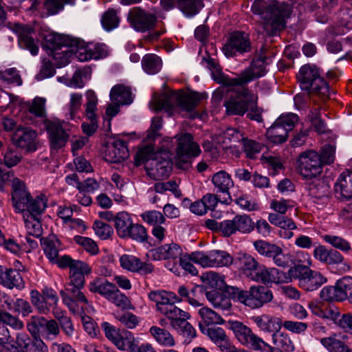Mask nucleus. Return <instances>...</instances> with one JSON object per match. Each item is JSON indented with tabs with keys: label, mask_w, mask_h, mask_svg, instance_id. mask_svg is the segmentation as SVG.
<instances>
[{
	"label": "nucleus",
	"mask_w": 352,
	"mask_h": 352,
	"mask_svg": "<svg viewBox=\"0 0 352 352\" xmlns=\"http://www.w3.org/2000/svg\"><path fill=\"white\" fill-rule=\"evenodd\" d=\"M12 182V201L16 210H24V203H27V199L30 196V192L27 191L23 182L16 177H13Z\"/></svg>",
	"instance_id": "28"
},
{
	"label": "nucleus",
	"mask_w": 352,
	"mask_h": 352,
	"mask_svg": "<svg viewBox=\"0 0 352 352\" xmlns=\"http://www.w3.org/2000/svg\"><path fill=\"white\" fill-rule=\"evenodd\" d=\"M198 314L201 318V323L204 327H208L209 325L221 324L224 322L223 319L219 314L207 307L200 308Z\"/></svg>",
	"instance_id": "47"
},
{
	"label": "nucleus",
	"mask_w": 352,
	"mask_h": 352,
	"mask_svg": "<svg viewBox=\"0 0 352 352\" xmlns=\"http://www.w3.org/2000/svg\"><path fill=\"white\" fill-rule=\"evenodd\" d=\"M149 331L160 345L166 347H172L175 345L174 337L168 330L153 326L150 328Z\"/></svg>",
	"instance_id": "42"
},
{
	"label": "nucleus",
	"mask_w": 352,
	"mask_h": 352,
	"mask_svg": "<svg viewBox=\"0 0 352 352\" xmlns=\"http://www.w3.org/2000/svg\"><path fill=\"white\" fill-rule=\"evenodd\" d=\"M9 326L12 329L19 331L23 329L24 323L19 317L7 311H0V323Z\"/></svg>",
	"instance_id": "59"
},
{
	"label": "nucleus",
	"mask_w": 352,
	"mask_h": 352,
	"mask_svg": "<svg viewBox=\"0 0 352 352\" xmlns=\"http://www.w3.org/2000/svg\"><path fill=\"white\" fill-rule=\"evenodd\" d=\"M182 254V250L178 243H165L157 248L151 249L146 254L147 256L154 260L175 258Z\"/></svg>",
	"instance_id": "27"
},
{
	"label": "nucleus",
	"mask_w": 352,
	"mask_h": 352,
	"mask_svg": "<svg viewBox=\"0 0 352 352\" xmlns=\"http://www.w3.org/2000/svg\"><path fill=\"white\" fill-rule=\"evenodd\" d=\"M202 279L205 284L212 288L221 289L226 285L224 277L214 272L206 273L203 275Z\"/></svg>",
	"instance_id": "60"
},
{
	"label": "nucleus",
	"mask_w": 352,
	"mask_h": 352,
	"mask_svg": "<svg viewBox=\"0 0 352 352\" xmlns=\"http://www.w3.org/2000/svg\"><path fill=\"white\" fill-rule=\"evenodd\" d=\"M85 285H78L75 283L68 282L65 290L60 292L63 302L74 314L80 313L89 301L81 289Z\"/></svg>",
	"instance_id": "10"
},
{
	"label": "nucleus",
	"mask_w": 352,
	"mask_h": 352,
	"mask_svg": "<svg viewBox=\"0 0 352 352\" xmlns=\"http://www.w3.org/2000/svg\"><path fill=\"white\" fill-rule=\"evenodd\" d=\"M314 256L316 259L327 264H338L343 260L342 256L337 250L322 245L315 248Z\"/></svg>",
	"instance_id": "33"
},
{
	"label": "nucleus",
	"mask_w": 352,
	"mask_h": 352,
	"mask_svg": "<svg viewBox=\"0 0 352 352\" xmlns=\"http://www.w3.org/2000/svg\"><path fill=\"white\" fill-rule=\"evenodd\" d=\"M115 345L118 349L128 352H141L142 349V344L139 345V341L129 331L120 333Z\"/></svg>",
	"instance_id": "34"
},
{
	"label": "nucleus",
	"mask_w": 352,
	"mask_h": 352,
	"mask_svg": "<svg viewBox=\"0 0 352 352\" xmlns=\"http://www.w3.org/2000/svg\"><path fill=\"white\" fill-rule=\"evenodd\" d=\"M131 15V24L138 31L145 32L153 28L157 21L155 14L140 8L134 9Z\"/></svg>",
	"instance_id": "22"
},
{
	"label": "nucleus",
	"mask_w": 352,
	"mask_h": 352,
	"mask_svg": "<svg viewBox=\"0 0 352 352\" xmlns=\"http://www.w3.org/2000/svg\"><path fill=\"white\" fill-rule=\"evenodd\" d=\"M230 329L238 341L247 347L251 348L254 351H262L265 341L242 322L239 321H232L230 322Z\"/></svg>",
	"instance_id": "14"
},
{
	"label": "nucleus",
	"mask_w": 352,
	"mask_h": 352,
	"mask_svg": "<svg viewBox=\"0 0 352 352\" xmlns=\"http://www.w3.org/2000/svg\"><path fill=\"white\" fill-rule=\"evenodd\" d=\"M142 66L145 72L148 74L158 73L162 67V60L153 54H146L142 60Z\"/></svg>",
	"instance_id": "48"
},
{
	"label": "nucleus",
	"mask_w": 352,
	"mask_h": 352,
	"mask_svg": "<svg viewBox=\"0 0 352 352\" xmlns=\"http://www.w3.org/2000/svg\"><path fill=\"white\" fill-rule=\"evenodd\" d=\"M190 318V314L182 310V313L177 314L176 317H173L170 320V324L179 334L191 340L195 338L197 334L195 329L190 323L187 322V320Z\"/></svg>",
	"instance_id": "23"
},
{
	"label": "nucleus",
	"mask_w": 352,
	"mask_h": 352,
	"mask_svg": "<svg viewBox=\"0 0 352 352\" xmlns=\"http://www.w3.org/2000/svg\"><path fill=\"white\" fill-rule=\"evenodd\" d=\"M107 299L122 309H127L132 307L129 299L116 286Z\"/></svg>",
	"instance_id": "56"
},
{
	"label": "nucleus",
	"mask_w": 352,
	"mask_h": 352,
	"mask_svg": "<svg viewBox=\"0 0 352 352\" xmlns=\"http://www.w3.org/2000/svg\"><path fill=\"white\" fill-rule=\"evenodd\" d=\"M23 219L27 230V242H34V239H39L42 234V228L39 217L27 216L23 217Z\"/></svg>",
	"instance_id": "39"
},
{
	"label": "nucleus",
	"mask_w": 352,
	"mask_h": 352,
	"mask_svg": "<svg viewBox=\"0 0 352 352\" xmlns=\"http://www.w3.org/2000/svg\"><path fill=\"white\" fill-rule=\"evenodd\" d=\"M126 239H131L138 242H146L148 234L146 228L142 224L131 223Z\"/></svg>",
	"instance_id": "51"
},
{
	"label": "nucleus",
	"mask_w": 352,
	"mask_h": 352,
	"mask_svg": "<svg viewBox=\"0 0 352 352\" xmlns=\"http://www.w3.org/2000/svg\"><path fill=\"white\" fill-rule=\"evenodd\" d=\"M336 197L345 201L352 198V171L343 172L338 177L334 185Z\"/></svg>",
	"instance_id": "25"
},
{
	"label": "nucleus",
	"mask_w": 352,
	"mask_h": 352,
	"mask_svg": "<svg viewBox=\"0 0 352 352\" xmlns=\"http://www.w3.org/2000/svg\"><path fill=\"white\" fill-rule=\"evenodd\" d=\"M37 133L30 127L18 126L12 135L14 145L27 151H35L36 146Z\"/></svg>",
	"instance_id": "18"
},
{
	"label": "nucleus",
	"mask_w": 352,
	"mask_h": 352,
	"mask_svg": "<svg viewBox=\"0 0 352 352\" xmlns=\"http://www.w3.org/2000/svg\"><path fill=\"white\" fill-rule=\"evenodd\" d=\"M30 300L32 305L39 314L46 315L57 305L59 298L54 289L45 287L41 292L35 289L32 290Z\"/></svg>",
	"instance_id": "12"
},
{
	"label": "nucleus",
	"mask_w": 352,
	"mask_h": 352,
	"mask_svg": "<svg viewBox=\"0 0 352 352\" xmlns=\"http://www.w3.org/2000/svg\"><path fill=\"white\" fill-rule=\"evenodd\" d=\"M228 293L234 300L252 309L262 307L273 298L272 292L263 286H253L248 291L230 287Z\"/></svg>",
	"instance_id": "5"
},
{
	"label": "nucleus",
	"mask_w": 352,
	"mask_h": 352,
	"mask_svg": "<svg viewBox=\"0 0 352 352\" xmlns=\"http://www.w3.org/2000/svg\"><path fill=\"white\" fill-rule=\"evenodd\" d=\"M115 228L118 236L126 239V234L131 223H133L131 215L125 211L119 212L115 216Z\"/></svg>",
	"instance_id": "40"
},
{
	"label": "nucleus",
	"mask_w": 352,
	"mask_h": 352,
	"mask_svg": "<svg viewBox=\"0 0 352 352\" xmlns=\"http://www.w3.org/2000/svg\"><path fill=\"white\" fill-rule=\"evenodd\" d=\"M234 220L236 232L238 231L243 234H248L254 228L252 219L246 214L236 215L234 218Z\"/></svg>",
	"instance_id": "54"
},
{
	"label": "nucleus",
	"mask_w": 352,
	"mask_h": 352,
	"mask_svg": "<svg viewBox=\"0 0 352 352\" xmlns=\"http://www.w3.org/2000/svg\"><path fill=\"white\" fill-rule=\"evenodd\" d=\"M251 10L254 14L259 16L265 30L268 26L272 30L284 28L285 19L289 17L291 14L288 4L276 1L267 3L264 0H255Z\"/></svg>",
	"instance_id": "2"
},
{
	"label": "nucleus",
	"mask_w": 352,
	"mask_h": 352,
	"mask_svg": "<svg viewBox=\"0 0 352 352\" xmlns=\"http://www.w3.org/2000/svg\"><path fill=\"white\" fill-rule=\"evenodd\" d=\"M90 75L91 69L89 67L78 69L69 80V85L75 88H82L85 85V80L89 78Z\"/></svg>",
	"instance_id": "58"
},
{
	"label": "nucleus",
	"mask_w": 352,
	"mask_h": 352,
	"mask_svg": "<svg viewBox=\"0 0 352 352\" xmlns=\"http://www.w3.org/2000/svg\"><path fill=\"white\" fill-rule=\"evenodd\" d=\"M272 342L277 348L285 352H293L295 350L294 344L289 335L279 329L272 334Z\"/></svg>",
	"instance_id": "45"
},
{
	"label": "nucleus",
	"mask_w": 352,
	"mask_h": 352,
	"mask_svg": "<svg viewBox=\"0 0 352 352\" xmlns=\"http://www.w3.org/2000/svg\"><path fill=\"white\" fill-rule=\"evenodd\" d=\"M93 229L96 235L102 241L110 239L114 233L113 229L110 225L100 220L94 221Z\"/></svg>",
	"instance_id": "55"
},
{
	"label": "nucleus",
	"mask_w": 352,
	"mask_h": 352,
	"mask_svg": "<svg viewBox=\"0 0 352 352\" xmlns=\"http://www.w3.org/2000/svg\"><path fill=\"white\" fill-rule=\"evenodd\" d=\"M212 182L217 192L228 195H229V189L234 185L230 175L224 170H220L214 174Z\"/></svg>",
	"instance_id": "41"
},
{
	"label": "nucleus",
	"mask_w": 352,
	"mask_h": 352,
	"mask_svg": "<svg viewBox=\"0 0 352 352\" xmlns=\"http://www.w3.org/2000/svg\"><path fill=\"white\" fill-rule=\"evenodd\" d=\"M163 148L157 151L151 162L146 164L147 175L153 179L158 180L167 177L171 172L170 149L173 146L172 139L164 141Z\"/></svg>",
	"instance_id": "6"
},
{
	"label": "nucleus",
	"mask_w": 352,
	"mask_h": 352,
	"mask_svg": "<svg viewBox=\"0 0 352 352\" xmlns=\"http://www.w3.org/2000/svg\"><path fill=\"white\" fill-rule=\"evenodd\" d=\"M311 197L322 199L327 197L329 193V186L320 180L314 181L309 183L306 187Z\"/></svg>",
	"instance_id": "49"
},
{
	"label": "nucleus",
	"mask_w": 352,
	"mask_h": 352,
	"mask_svg": "<svg viewBox=\"0 0 352 352\" xmlns=\"http://www.w3.org/2000/svg\"><path fill=\"white\" fill-rule=\"evenodd\" d=\"M269 221L275 225L280 228H296V226L294 222L284 216V214H280L279 213H270L268 215Z\"/></svg>",
	"instance_id": "61"
},
{
	"label": "nucleus",
	"mask_w": 352,
	"mask_h": 352,
	"mask_svg": "<svg viewBox=\"0 0 352 352\" xmlns=\"http://www.w3.org/2000/svg\"><path fill=\"white\" fill-rule=\"evenodd\" d=\"M58 267L60 268L68 267L69 269V282L78 285H85V276L91 272V267L87 263L80 260H74L67 255L60 258Z\"/></svg>",
	"instance_id": "13"
},
{
	"label": "nucleus",
	"mask_w": 352,
	"mask_h": 352,
	"mask_svg": "<svg viewBox=\"0 0 352 352\" xmlns=\"http://www.w3.org/2000/svg\"><path fill=\"white\" fill-rule=\"evenodd\" d=\"M237 87L234 89L235 96H231L225 102V107L228 114L243 116L248 111L251 104H256L257 96L244 86Z\"/></svg>",
	"instance_id": "9"
},
{
	"label": "nucleus",
	"mask_w": 352,
	"mask_h": 352,
	"mask_svg": "<svg viewBox=\"0 0 352 352\" xmlns=\"http://www.w3.org/2000/svg\"><path fill=\"white\" fill-rule=\"evenodd\" d=\"M300 174L305 178H314L322 171V161L320 154L314 150H307L300 154L297 160Z\"/></svg>",
	"instance_id": "11"
},
{
	"label": "nucleus",
	"mask_w": 352,
	"mask_h": 352,
	"mask_svg": "<svg viewBox=\"0 0 352 352\" xmlns=\"http://www.w3.org/2000/svg\"><path fill=\"white\" fill-rule=\"evenodd\" d=\"M321 344L330 352H350L349 346L343 342L334 338L329 337L322 338Z\"/></svg>",
	"instance_id": "53"
},
{
	"label": "nucleus",
	"mask_w": 352,
	"mask_h": 352,
	"mask_svg": "<svg viewBox=\"0 0 352 352\" xmlns=\"http://www.w3.org/2000/svg\"><path fill=\"white\" fill-rule=\"evenodd\" d=\"M0 285L9 289H16L22 290L25 283L21 273L14 269L10 268L5 271L0 265Z\"/></svg>",
	"instance_id": "24"
},
{
	"label": "nucleus",
	"mask_w": 352,
	"mask_h": 352,
	"mask_svg": "<svg viewBox=\"0 0 352 352\" xmlns=\"http://www.w3.org/2000/svg\"><path fill=\"white\" fill-rule=\"evenodd\" d=\"M190 259L203 267H214L213 250L207 253L203 252H192L190 254Z\"/></svg>",
	"instance_id": "52"
},
{
	"label": "nucleus",
	"mask_w": 352,
	"mask_h": 352,
	"mask_svg": "<svg viewBox=\"0 0 352 352\" xmlns=\"http://www.w3.org/2000/svg\"><path fill=\"white\" fill-rule=\"evenodd\" d=\"M206 296L215 309L225 311L230 309L232 306L230 298L217 290L207 292Z\"/></svg>",
	"instance_id": "37"
},
{
	"label": "nucleus",
	"mask_w": 352,
	"mask_h": 352,
	"mask_svg": "<svg viewBox=\"0 0 352 352\" xmlns=\"http://www.w3.org/2000/svg\"><path fill=\"white\" fill-rule=\"evenodd\" d=\"M142 219L148 225L156 226L162 224L166 219L162 213L157 210H149L142 212L140 214Z\"/></svg>",
	"instance_id": "64"
},
{
	"label": "nucleus",
	"mask_w": 352,
	"mask_h": 352,
	"mask_svg": "<svg viewBox=\"0 0 352 352\" xmlns=\"http://www.w3.org/2000/svg\"><path fill=\"white\" fill-rule=\"evenodd\" d=\"M86 115L87 118L90 120V124L82 123V129L84 133L87 135H92L97 129V116L95 113L98 103V98L93 90H88L86 92Z\"/></svg>",
	"instance_id": "20"
},
{
	"label": "nucleus",
	"mask_w": 352,
	"mask_h": 352,
	"mask_svg": "<svg viewBox=\"0 0 352 352\" xmlns=\"http://www.w3.org/2000/svg\"><path fill=\"white\" fill-rule=\"evenodd\" d=\"M27 203H24V210H18L23 213V217L33 216V217H39V215L45 210L47 206V200L44 195L38 196L35 199H32L30 194L27 199Z\"/></svg>",
	"instance_id": "31"
},
{
	"label": "nucleus",
	"mask_w": 352,
	"mask_h": 352,
	"mask_svg": "<svg viewBox=\"0 0 352 352\" xmlns=\"http://www.w3.org/2000/svg\"><path fill=\"white\" fill-rule=\"evenodd\" d=\"M252 320L261 331L265 332L276 331L282 327L280 318L268 315L254 316Z\"/></svg>",
	"instance_id": "36"
},
{
	"label": "nucleus",
	"mask_w": 352,
	"mask_h": 352,
	"mask_svg": "<svg viewBox=\"0 0 352 352\" xmlns=\"http://www.w3.org/2000/svg\"><path fill=\"white\" fill-rule=\"evenodd\" d=\"M182 11L188 16L195 15L203 4L201 0H178Z\"/></svg>",
	"instance_id": "63"
},
{
	"label": "nucleus",
	"mask_w": 352,
	"mask_h": 352,
	"mask_svg": "<svg viewBox=\"0 0 352 352\" xmlns=\"http://www.w3.org/2000/svg\"><path fill=\"white\" fill-rule=\"evenodd\" d=\"M110 98L112 101L120 104H129L133 102L131 89L122 85H117L112 87Z\"/></svg>",
	"instance_id": "38"
},
{
	"label": "nucleus",
	"mask_w": 352,
	"mask_h": 352,
	"mask_svg": "<svg viewBox=\"0 0 352 352\" xmlns=\"http://www.w3.org/2000/svg\"><path fill=\"white\" fill-rule=\"evenodd\" d=\"M266 136L268 140L274 144H283L285 142L288 138V131L280 124H278L277 122L275 121L267 129Z\"/></svg>",
	"instance_id": "44"
},
{
	"label": "nucleus",
	"mask_w": 352,
	"mask_h": 352,
	"mask_svg": "<svg viewBox=\"0 0 352 352\" xmlns=\"http://www.w3.org/2000/svg\"><path fill=\"white\" fill-rule=\"evenodd\" d=\"M320 298L326 301H342L344 300L347 294L342 291L338 283L336 286H327L322 288L320 293Z\"/></svg>",
	"instance_id": "46"
},
{
	"label": "nucleus",
	"mask_w": 352,
	"mask_h": 352,
	"mask_svg": "<svg viewBox=\"0 0 352 352\" xmlns=\"http://www.w3.org/2000/svg\"><path fill=\"white\" fill-rule=\"evenodd\" d=\"M149 299L155 303L156 309L168 320L182 313V309L175 305L181 302L182 299L175 293L166 290H155L148 293Z\"/></svg>",
	"instance_id": "8"
},
{
	"label": "nucleus",
	"mask_w": 352,
	"mask_h": 352,
	"mask_svg": "<svg viewBox=\"0 0 352 352\" xmlns=\"http://www.w3.org/2000/svg\"><path fill=\"white\" fill-rule=\"evenodd\" d=\"M254 245L260 254L272 258L276 265L287 267L289 265L290 255L284 254L282 248L275 243H254Z\"/></svg>",
	"instance_id": "17"
},
{
	"label": "nucleus",
	"mask_w": 352,
	"mask_h": 352,
	"mask_svg": "<svg viewBox=\"0 0 352 352\" xmlns=\"http://www.w3.org/2000/svg\"><path fill=\"white\" fill-rule=\"evenodd\" d=\"M236 263L243 274L252 280L261 266L254 257L247 254H239Z\"/></svg>",
	"instance_id": "29"
},
{
	"label": "nucleus",
	"mask_w": 352,
	"mask_h": 352,
	"mask_svg": "<svg viewBox=\"0 0 352 352\" xmlns=\"http://www.w3.org/2000/svg\"><path fill=\"white\" fill-rule=\"evenodd\" d=\"M129 157L128 148L124 141L116 140L107 146L104 159L110 163H120Z\"/></svg>",
	"instance_id": "26"
},
{
	"label": "nucleus",
	"mask_w": 352,
	"mask_h": 352,
	"mask_svg": "<svg viewBox=\"0 0 352 352\" xmlns=\"http://www.w3.org/2000/svg\"><path fill=\"white\" fill-rule=\"evenodd\" d=\"M116 285L107 280L97 278L88 285L89 290L92 293H98L106 299L110 295Z\"/></svg>",
	"instance_id": "43"
},
{
	"label": "nucleus",
	"mask_w": 352,
	"mask_h": 352,
	"mask_svg": "<svg viewBox=\"0 0 352 352\" xmlns=\"http://www.w3.org/2000/svg\"><path fill=\"white\" fill-rule=\"evenodd\" d=\"M119 23V18L114 10L109 9L102 14L101 23L105 30L111 31L116 28Z\"/></svg>",
	"instance_id": "57"
},
{
	"label": "nucleus",
	"mask_w": 352,
	"mask_h": 352,
	"mask_svg": "<svg viewBox=\"0 0 352 352\" xmlns=\"http://www.w3.org/2000/svg\"><path fill=\"white\" fill-rule=\"evenodd\" d=\"M265 57L260 56L253 59L250 66L236 78H230L224 74L215 76V81L224 86H244L255 78L263 76L266 74Z\"/></svg>",
	"instance_id": "4"
},
{
	"label": "nucleus",
	"mask_w": 352,
	"mask_h": 352,
	"mask_svg": "<svg viewBox=\"0 0 352 352\" xmlns=\"http://www.w3.org/2000/svg\"><path fill=\"white\" fill-rule=\"evenodd\" d=\"M204 98V94L197 92L186 94L172 93L153 98L150 102V107L155 111L164 109L169 115H172L175 107H177L184 116L195 119L199 117V113L195 111V109L200 100Z\"/></svg>",
	"instance_id": "1"
},
{
	"label": "nucleus",
	"mask_w": 352,
	"mask_h": 352,
	"mask_svg": "<svg viewBox=\"0 0 352 352\" xmlns=\"http://www.w3.org/2000/svg\"><path fill=\"white\" fill-rule=\"evenodd\" d=\"M45 127L52 148L57 150L65 146L69 135L60 122L47 120L45 122Z\"/></svg>",
	"instance_id": "21"
},
{
	"label": "nucleus",
	"mask_w": 352,
	"mask_h": 352,
	"mask_svg": "<svg viewBox=\"0 0 352 352\" xmlns=\"http://www.w3.org/2000/svg\"><path fill=\"white\" fill-rule=\"evenodd\" d=\"M157 152H155V148L152 145L146 146L140 149L135 155V162L137 165H140L143 163L148 164L151 159H153Z\"/></svg>",
	"instance_id": "62"
},
{
	"label": "nucleus",
	"mask_w": 352,
	"mask_h": 352,
	"mask_svg": "<svg viewBox=\"0 0 352 352\" xmlns=\"http://www.w3.org/2000/svg\"><path fill=\"white\" fill-rule=\"evenodd\" d=\"M69 46L71 50L67 48L62 51L65 56L69 57L72 54L78 60L81 62L87 61L90 60V53L88 51V44H85L84 41L79 40L70 41Z\"/></svg>",
	"instance_id": "35"
},
{
	"label": "nucleus",
	"mask_w": 352,
	"mask_h": 352,
	"mask_svg": "<svg viewBox=\"0 0 352 352\" xmlns=\"http://www.w3.org/2000/svg\"><path fill=\"white\" fill-rule=\"evenodd\" d=\"M251 49V44L245 33L235 32L232 34L228 43L223 47L224 54L227 57L236 55L237 53L248 52Z\"/></svg>",
	"instance_id": "19"
},
{
	"label": "nucleus",
	"mask_w": 352,
	"mask_h": 352,
	"mask_svg": "<svg viewBox=\"0 0 352 352\" xmlns=\"http://www.w3.org/2000/svg\"><path fill=\"white\" fill-rule=\"evenodd\" d=\"M298 81L302 90L308 94L329 98V86L321 76L320 71L315 65L307 64L301 67L297 74Z\"/></svg>",
	"instance_id": "3"
},
{
	"label": "nucleus",
	"mask_w": 352,
	"mask_h": 352,
	"mask_svg": "<svg viewBox=\"0 0 352 352\" xmlns=\"http://www.w3.org/2000/svg\"><path fill=\"white\" fill-rule=\"evenodd\" d=\"M12 352H48V347L40 337L30 336L23 332L17 333L16 344L11 345Z\"/></svg>",
	"instance_id": "15"
},
{
	"label": "nucleus",
	"mask_w": 352,
	"mask_h": 352,
	"mask_svg": "<svg viewBox=\"0 0 352 352\" xmlns=\"http://www.w3.org/2000/svg\"><path fill=\"white\" fill-rule=\"evenodd\" d=\"M222 142L226 144V146L232 147L235 146V144L242 142L244 140L243 134L238 129L228 128L225 130L221 134Z\"/></svg>",
	"instance_id": "50"
},
{
	"label": "nucleus",
	"mask_w": 352,
	"mask_h": 352,
	"mask_svg": "<svg viewBox=\"0 0 352 352\" xmlns=\"http://www.w3.org/2000/svg\"><path fill=\"white\" fill-rule=\"evenodd\" d=\"M200 331L208 336L211 341L220 348L221 351L230 343L225 331L219 327H206L203 324H199Z\"/></svg>",
	"instance_id": "30"
},
{
	"label": "nucleus",
	"mask_w": 352,
	"mask_h": 352,
	"mask_svg": "<svg viewBox=\"0 0 352 352\" xmlns=\"http://www.w3.org/2000/svg\"><path fill=\"white\" fill-rule=\"evenodd\" d=\"M177 139V146L176 151L184 153V154H190L193 157H197L201 149L197 143L193 141V137L190 133H183L180 135H175Z\"/></svg>",
	"instance_id": "32"
},
{
	"label": "nucleus",
	"mask_w": 352,
	"mask_h": 352,
	"mask_svg": "<svg viewBox=\"0 0 352 352\" xmlns=\"http://www.w3.org/2000/svg\"><path fill=\"white\" fill-rule=\"evenodd\" d=\"M253 280L265 285L288 283L291 282V276H289V271L285 273L275 267H266L264 265H261Z\"/></svg>",
	"instance_id": "16"
},
{
	"label": "nucleus",
	"mask_w": 352,
	"mask_h": 352,
	"mask_svg": "<svg viewBox=\"0 0 352 352\" xmlns=\"http://www.w3.org/2000/svg\"><path fill=\"white\" fill-rule=\"evenodd\" d=\"M289 273L291 281L292 279L298 280V286L307 292L318 289L327 280L320 272L312 270L304 265L290 267Z\"/></svg>",
	"instance_id": "7"
}]
</instances>
